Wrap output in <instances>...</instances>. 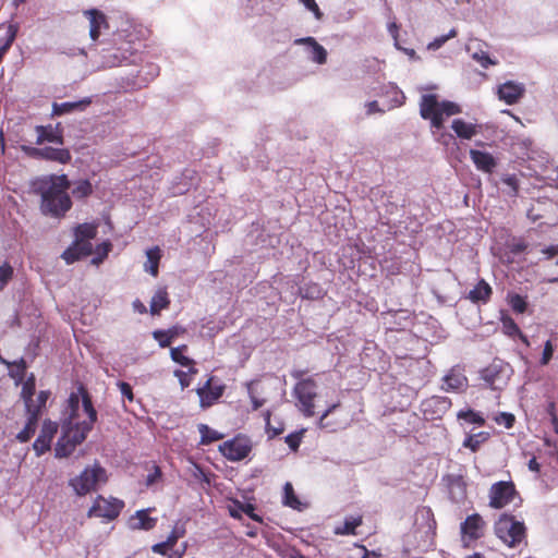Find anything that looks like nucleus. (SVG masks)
Returning a JSON list of instances; mask_svg holds the SVG:
<instances>
[{
  "instance_id": "nucleus-11",
  "label": "nucleus",
  "mask_w": 558,
  "mask_h": 558,
  "mask_svg": "<svg viewBox=\"0 0 558 558\" xmlns=\"http://www.w3.org/2000/svg\"><path fill=\"white\" fill-rule=\"evenodd\" d=\"M28 156L35 159L58 162L60 165H68L71 162L72 155L66 148H54L51 146L45 147H29L25 148Z\"/></svg>"
},
{
  "instance_id": "nucleus-53",
  "label": "nucleus",
  "mask_w": 558,
  "mask_h": 558,
  "mask_svg": "<svg viewBox=\"0 0 558 558\" xmlns=\"http://www.w3.org/2000/svg\"><path fill=\"white\" fill-rule=\"evenodd\" d=\"M553 354H554V347L551 344V341L547 340L544 345L541 364L547 365L549 363V361L551 360Z\"/></svg>"
},
{
  "instance_id": "nucleus-36",
  "label": "nucleus",
  "mask_w": 558,
  "mask_h": 558,
  "mask_svg": "<svg viewBox=\"0 0 558 558\" xmlns=\"http://www.w3.org/2000/svg\"><path fill=\"white\" fill-rule=\"evenodd\" d=\"M94 192L93 184L89 180H78L74 183L71 191L72 195L76 199H84L90 196Z\"/></svg>"
},
{
  "instance_id": "nucleus-4",
  "label": "nucleus",
  "mask_w": 558,
  "mask_h": 558,
  "mask_svg": "<svg viewBox=\"0 0 558 558\" xmlns=\"http://www.w3.org/2000/svg\"><path fill=\"white\" fill-rule=\"evenodd\" d=\"M461 107L452 101L445 100L438 102L434 94L423 95L420 102V113L425 120H430L432 126L441 129L445 117H451L461 113Z\"/></svg>"
},
{
  "instance_id": "nucleus-39",
  "label": "nucleus",
  "mask_w": 558,
  "mask_h": 558,
  "mask_svg": "<svg viewBox=\"0 0 558 558\" xmlns=\"http://www.w3.org/2000/svg\"><path fill=\"white\" fill-rule=\"evenodd\" d=\"M457 417L459 420H463L469 424H476L478 426H483L485 424V418L472 409L461 410L458 412Z\"/></svg>"
},
{
  "instance_id": "nucleus-47",
  "label": "nucleus",
  "mask_w": 558,
  "mask_h": 558,
  "mask_svg": "<svg viewBox=\"0 0 558 558\" xmlns=\"http://www.w3.org/2000/svg\"><path fill=\"white\" fill-rule=\"evenodd\" d=\"M15 366V371L11 372V376L13 378H15L17 381H22L24 376H25V372H26V362L24 359H20L19 361H15L13 363H10L9 366Z\"/></svg>"
},
{
  "instance_id": "nucleus-9",
  "label": "nucleus",
  "mask_w": 558,
  "mask_h": 558,
  "mask_svg": "<svg viewBox=\"0 0 558 558\" xmlns=\"http://www.w3.org/2000/svg\"><path fill=\"white\" fill-rule=\"evenodd\" d=\"M105 469L96 465L92 469H85L78 476L70 480V485L78 496H84L95 489L99 481H105Z\"/></svg>"
},
{
  "instance_id": "nucleus-57",
  "label": "nucleus",
  "mask_w": 558,
  "mask_h": 558,
  "mask_svg": "<svg viewBox=\"0 0 558 558\" xmlns=\"http://www.w3.org/2000/svg\"><path fill=\"white\" fill-rule=\"evenodd\" d=\"M502 182L508 185L509 187H511V190L517 193L518 192V189H519V183H518V179L514 174L512 175H507L502 179Z\"/></svg>"
},
{
  "instance_id": "nucleus-37",
  "label": "nucleus",
  "mask_w": 558,
  "mask_h": 558,
  "mask_svg": "<svg viewBox=\"0 0 558 558\" xmlns=\"http://www.w3.org/2000/svg\"><path fill=\"white\" fill-rule=\"evenodd\" d=\"M363 522L362 515L345 518L343 525L337 527L335 533L338 535H355V529Z\"/></svg>"
},
{
  "instance_id": "nucleus-55",
  "label": "nucleus",
  "mask_w": 558,
  "mask_h": 558,
  "mask_svg": "<svg viewBox=\"0 0 558 558\" xmlns=\"http://www.w3.org/2000/svg\"><path fill=\"white\" fill-rule=\"evenodd\" d=\"M286 442L292 450H298L301 444V434L292 433L286 437Z\"/></svg>"
},
{
  "instance_id": "nucleus-34",
  "label": "nucleus",
  "mask_w": 558,
  "mask_h": 558,
  "mask_svg": "<svg viewBox=\"0 0 558 558\" xmlns=\"http://www.w3.org/2000/svg\"><path fill=\"white\" fill-rule=\"evenodd\" d=\"M197 429L201 434L199 445L202 446L210 445L223 438V435L221 433L210 428L206 424H198Z\"/></svg>"
},
{
  "instance_id": "nucleus-25",
  "label": "nucleus",
  "mask_w": 558,
  "mask_h": 558,
  "mask_svg": "<svg viewBox=\"0 0 558 558\" xmlns=\"http://www.w3.org/2000/svg\"><path fill=\"white\" fill-rule=\"evenodd\" d=\"M170 305V298L166 287L157 289L151 298L149 312L151 315H159L162 310H167Z\"/></svg>"
},
{
  "instance_id": "nucleus-5",
  "label": "nucleus",
  "mask_w": 558,
  "mask_h": 558,
  "mask_svg": "<svg viewBox=\"0 0 558 558\" xmlns=\"http://www.w3.org/2000/svg\"><path fill=\"white\" fill-rule=\"evenodd\" d=\"M495 535L508 547L514 548L526 539V526L514 515L502 513L494 524Z\"/></svg>"
},
{
  "instance_id": "nucleus-7",
  "label": "nucleus",
  "mask_w": 558,
  "mask_h": 558,
  "mask_svg": "<svg viewBox=\"0 0 558 558\" xmlns=\"http://www.w3.org/2000/svg\"><path fill=\"white\" fill-rule=\"evenodd\" d=\"M511 373L512 369L508 363L494 360L481 372V377L492 389L501 390L508 384Z\"/></svg>"
},
{
  "instance_id": "nucleus-31",
  "label": "nucleus",
  "mask_w": 558,
  "mask_h": 558,
  "mask_svg": "<svg viewBox=\"0 0 558 558\" xmlns=\"http://www.w3.org/2000/svg\"><path fill=\"white\" fill-rule=\"evenodd\" d=\"M39 417L36 414H27V421L24 428L16 435L20 442H27L37 429Z\"/></svg>"
},
{
  "instance_id": "nucleus-60",
  "label": "nucleus",
  "mask_w": 558,
  "mask_h": 558,
  "mask_svg": "<svg viewBox=\"0 0 558 558\" xmlns=\"http://www.w3.org/2000/svg\"><path fill=\"white\" fill-rule=\"evenodd\" d=\"M181 536L182 534H179L177 530H173L165 542L172 548Z\"/></svg>"
},
{
  "instance_id": "nucleus-33",
  "label": "nucleus",
  "mask_w": 558,
  "mask_h": 558,
  "mask_svg": "<svg viewBox=\"0 0 558 558\" xmlns=\"http://www.w3.org/2000/svg\"><path fill=\"white\" fill-rule=\"evenodd\" d=\"M90 102L92 101L89 98H85V99H82L80 101H74V102L53 104V113L61 116V114L72 112L73 110H76V109L83 110L88 105H90Z\"/></svg>"
},
{
  "instance_id": "nucleus-22",
  "label": "nucleus",
  "mask_w": 558,
  "mask_h": 558,
  "mask_svg": "<svg viewBox=\"0 0 558 558\" xmlns=\"http://www.w3.org/2000/svg\"><path fill=\"white\" fill-rule=\"evenodd\" d=\"M85 14L89 19V36L96 41L100 36L101 28L108 27L106 15L97 9L88 10Z\"/></svg>"
},
{
  "instance_id": "nucleus-6",
  "label": "nucleus",
  "mask_w": 558,
  "mask_h": 558,
  "mask_svg": "<svg viewBox=\"0 0 558 558\" xmlns=\"http://www.w3.org/2000/svg\"><path fill=\"white\" fill-rule=\"evenodd\" d=\"M125 504L123 500L114 497L105 498L101 495H98L89 510L87 511L88 518H102L107 521L116 520L121 511L123 510Z\"/></svg>"
},
{
  "instance_id": "nucleus-32",
  "label": "nucleus",
  "mask_w": 558,
  "mask_h": 558,
  "mask_svg": "<svg viewBox=\"0 0 558 558\" xmlns=\"http://www.w3.org/2000/svg\"><path fill=\"white\" fill-rule=\"evenodd\" d=\"M340 407V402L330 404L325 412L320 415L317 425L320 429H326L330 433L337 432L340 428L339 424H336L328 420V416L333 413Z\"/></svg>"
},
{
  "instance_id": "nucleus-56",
  "label": "nucleus",
  "mask_w": 558,
  "mask_h": 558,
  "mask_svg": "<svg viewBox=\"0 0 558 558\" xmlns=\"http://www.w3.org/2000/svg\"><path fill=\"white\" fill-rule=\"evenodd\" d=\"M504 327L507 330V333L509 336L521 333V330L519 326L515 324V322L512 318H508L504 320Z\"/></svg>"
},
{
  "instance_id": "nucleus-10",
  "label": "nucleus",
  "mask_w": 558,
  "mask_h": 558,
  "mask_svg": "<svg viewBox=\"0 0 558 558\" xmlns=\"http://www.w3.org/2000/svg\"><path fill=\"white\" fill-rule=\"evenodd\" d=\"M220 453L229 461L236 462L245 459L252 451L251 441L243 436H235L219 445Z\"/></svg>"
},
{
  "instance_id": "nucleus-35",
  "label": "nucleus",
  "mask_w": 558,
  "mask_h": 558,
  "mask_svg": "<svg viewBox=\"0 0 558 558\" xmlns=\"http://www.w3.org/2000/svg\"><path fill=\"white\" fill-rule=\"evenodd\" d=\"M97 235V226L93 223H81L74 228V238L81 241H88L95 239Z\"/></svg>"
},
{
  "instance_id": "nucleus-19",
  "label": "nucleus",
  "mask_w": 558,
  "mask_h": 558,
  "mask_svg": "<svg viewBox=\"0 0 558 558\" xmlns=\"http://www.w3.org/2000/svg\"><path fill=\"white\" fill-rule=\"evenodd\" d=\"M447 486L452 500L461 501L466 497V482L461 474L446 476Z\"/></svg>"
},
{
  "instance_id": "nucleus-62",
  "label": "nucleus",
  "mask_w": 558,
  "mask_h": 558,
  "mask_svg": "<svg viewBox=\"0 0 558 558\" xmlns=\"http://www.w3.org/2000/svg\"><path fill=\"white\" fill-rule=\"evenodd\" d=\"M381 111L378 107V102L377 101H371L367 104V113L368 114H372V113H375V112H379Z\"/></svg>"
},
{
  "instance_id": "nucleus-20",
  "label": "nucleus",
  "mask_w": 558,
  "mask_h": 558,
  "mask_svg": "<svg viewBox=\"0 0 558 558\" xmlns=\"http://www.w3.org/2000/svg\"><path fill=\"white\" fill-rule=\"evenodd\" d=\"M155 510L154 508L137 510L134 515L129 520V525L132 530H153L157 524V518L148 515L149 511Z\"/></svg>"
},
{
  "instance_id": "nucleus-3",
  "label": "nucleus",
  "mask_w": 558,
  "mask_h": 558,
  "mask_svg": "<svg viewBox=\"0 0 558 558\" xmlns=\"http://www.w3.org/2000/svg\"><path fill=\"white\" fill-rule=\"evenodd\" d=\"M307 369H293L290 375L296 380L293 388V396L296 407L305 417L315 415V399L317 397V383L313 377L305 378Z\"/></svg>"
},
{
  "instance_id": "nucleus-46",
  "label": "nucleus",
  "mask_w": 558,
  "mask_h": 558,
  "mask_svg": "<svg viewBox=\"0 0 558 558\" xmlns=\"http://www.w3.org/2000/svg\"><path fill=\"white\" fill-rule=\"evenodd\" d=\"M527 243L521 238H513L507 243V250L512 255H519L527 250Z\"/></svg>"
},
{
  "instance_id": "nucleus-2",
  "label": "nucleus",
  "mask_w": 558,
  "mask_h": 558,
  "mask_svg": "<svg viewBox=\"0 0 558 558\" xmlns=\"http://www.w3.org/2000/svg\"><path fill=\"white\" fill-rule=\"evenodd\" d=\"M32 190L40 196V211L52 218H63L72 208L68 193L71 182L66 174H46L36 177L31 182Z\"/></svg>"
},
{
  "instance_id": "nucleus-38",
  "label": "nucleus",
  "mask_w": 558,
  "mask_h": 558,
  "mask_svg": "<svg viewBox=\"0 0 558 558\" xmlns=\"http://www.w3.org/2000/svg\"><path fill=\"white\" fill-rule=\"evenodd\" d=\"M488 433L484 432L469 435L463 441V447L469 448L472 452H476L478 451L481 445L488 439Z\"/></svg>"
},
{
  "instance_id": "nucleus-1",
  "label": "nucleus",
  "mask_w": 558,
  "mask_h": 558,
  "mask_svg": "<svg viewBox=\"0 0 558 558\" xmlns=\"http://www.w3.org/2000/svg\"><path fill=\"white\" fill-rule=\"evenodd\" d=\"M69 415L62 423V435L54 452L57 458L69 457L87 437L97 421V412L85 387L72 392L68 399Z\"/></svg>"
},
{
  "instance_id": "nucleus-48",
  "label": "nucleus",
  "mask_w": 558,
  "mask_h": 558,
  "mask_svg": "<svg viewBox=\"0 0 558 558\" xmlns=\"http://www.w3.org/2000/svg\"><path fill=\"white\" fill-rule=\"evenodd\" d=\"M494 420L498 425H504L508 429L512 428L515 423L514 415L508 412H500Z\"/></svg>"
},
{
  "instance_id": "nucleus-43",
  "label": "nucleus",
  "mask_w": 558,
  "mask_h": 558,
  "mask_svg": "<svg viewBox=\"0 0 558 558\" xmlns=\"http://www.w3.org/2000/svg\"><path fill=\"white\" fill-rule=\"evenodd\" d=\"M508 303L513 312L518 314H522L527 308V303L525 301V298L521 296L517 293L508 294Z\"/></svg>"
},
{
  "instance_id": "nucleus-49",
  "label": "nucleus",
  "mask_w": 558,
  "mask_h": 558,
  "mask_svg": "<svg viewBox=\"0 0 558 558\" xmlns=\"http://www.w3.org/2000/svg\"><path fill=\"white\" fill-rule=\"evenodd\" d=\"M13 276V268L10 264L5 263L0 266V290H2Z\"/></svg>"
},
{
  "instance_id": "nucleus-59",
  "label": "nucleus",
  "mask_w": 558,
  "mask_h": 558,
  "mask_svg": "<svg viewBox=\"0 0 558 558\" xmlns=\"http://www.w3.org/2000/svg\"><path fill=\"white\" fill-rule=\"evenodd\" d=\"M174 375L179 378V381L182 386V388H185L190 385V378H189V374L183 372V371H180V369H177L174 372Z\"/></svg>"
},
{
  "instance_id": "nucleus-42",
  "label": "nucleus",
  "mask_w": 558,
  "mask_h": 558,
  "mask_svg": "<svg viewBox=\"0 0 558 558\" xmlns=\"http://www.w3.org/2000/svg\"><path fill=\"white\" fill-rule=\"evenodd\" d=\"M16 27L13 26V25H10L9 28H8V34L7 36L1 39V45H0V62L3 60L5 53L9 51V49L11 48L12 44L14 43L15 40V37H16Z\"/></svg>"
},
{
  "instance_id": "nucleus-63",
  "label": "nucleus",
  "mask_w": 558,
  "mask_h": 558,
  "mask_svg": "<svg viewBox=\"0 0 558 558\" xmlns=\"http://www.w3.org/2000/svg\"><path fill=\"white\" fill-rule=\"evenodd\" d=\"M251 400H252V404H253V409L254 410H257V409L262 408L264 405V403H265V400L258 399V398H256L254 396H251Z\"/></svg>"
},
{
  "instance_id": "nucleus-29",
  "label": "nucleus",
  "mask_w": 558,
  "mask_h": 558,
  "mask_svg": "<svg viewBox=\"0 0 558 558\" xmlns=\"http://www.w3.org/2000/svg\"><path fill=\"white\" fill-rule=\"evenodd\" d=\"M147 260L144 264L145 271L149 272L153 277L159 274V263L161 259V250L159 246H154L146 251Z\"/></svg>"
},
{
  "instance_id": "nucleus-13",
  "label": "nucleus",
  "mask_w": 558,
  "mask_h": 558,
  "mask_svg": "<svg viewBox=\"0 0 558 558\" xmlns=\"http://www.w3.org/2000/svg\"><path fill=\"white\" fill-rule=\"evenodd\" d=\"M450 407L451 400L448 397L433 396L422 402L421 411L426 420H437L441 418Z\"/></svg>"
},
{
  "instance_id": "nucleus-45",
  "label": "nucleus",
  "mask_w": 558,
  "mask_h": 558,
  "mask_svg": "<svg viewBox=\"0 0 558 558\" xmlns=\"http://www.w3.org/2000/svg\"><path fill=\"white\" fill-rule=\"evenodd\" d=\"M458 35L456 28H451L448 34L436 37L433 41L427 45L428 50H438L441 48L449 39L454 38Z\"/></svg>"
},
{
  "instance_id": "nucleus-24",
  "label": "nucleus",
  "mask_w": 558,
  "mask_h": 558,
  "mask_svg": "<svg viewBox=\"0 0 558 558\" xmlns=\"http://www.w3.org/2000/svg\"><path fill=\"white\" fill-rule=\"evenodd\" d=\"M37 141L36 144L40 145L44 142L63 144L62 131L53 129L51 125H38L36 126Z\"/></svg>"
},
{
  "instance_id": "nucleus-58",
  "label": "nucleus",
  "mask_w": 558,
  "mask_h": 558,
  "mask_svg": "<svg viewBox=\"0 0 558 558\" xmlns=\"http://www.w3.org/2000/svg\"><path fill=\"white\" fill-rule=\"evenodd\" d=\"M169 549H171V547L166 542L155 544L151 547V550L159 555H166Z\"/></svg>"
},
{
  "instance_id": "nucleus-41",
  "label": "nucleus",
  "mask_w": 558,
  "mask_h": 558,
  "mask_svg": "<svg viewBox=\"0 0 558 558\" xmlns=\"http://www.w3.org/2000/svg\"><path fill=\"white\" fill-rule=\"evenodd\" d=\"M283 504L292 509H300L301 502L298 496L294 493L293 486L291 483H286L283 487Z\"/></svg>"
},
{
  "instance_id": "nucleus-51",
  "label": "nucleus",
  "mask_w": 558,
  "mask_h": 558,
  "mask_svg": "<svg viewBox=\"0 0 558 558\" xmlns=\"http://www.w3.org/2000/svg\"><path fill=\"white\" fill-rule=\"evenodd\" d=\"M162 477L161 469L154 464L151 472L146 476V486H153L157 482H159Z\"/></svg>"
},
{
  "instance_id": "nucleus-12",
  "label": "nucleus",
  "mask_w": 558,
  "mask_h": 558,
  "mask_svg": "<svg viewBox=\"0 0 558 558\" xmlns=\"http://www.w3.org/2000/svg\"><path fill=\"white\" fill-rule=\"evenodd\" d=\"M485 525V521L478 513L468 515L460 525L463 546L469 547L470 542L480 539L484 534Z\"/></svg>"
},
{
  "instance_id": "nucleus-27",
  "label": "nucleus",
  "mask_w": 558,
  "mask_h": 558,
  "mask_svg": "<svg viewBox=\"0 0 558 558\" xmlns=\"http://www.w3.org/2000/svg\"><path fill=\"white\" fill-rule=\"evenodd\" d=\"M49 396L50 391L41 390L38 392L36 399H34V397H31V401L26 400L24 402L26 414H36V416L40 417L43 409L46 408V403Z\"/></svg>"
},
{
  "instance_id": "nucleus-23",
  "label": "nucleus",
  "mask_w": 558,
  "mask_h": 558,
  "mask_svg": "<svg viewBox=\"0 0 558 558\" xmlns=\"http://www.w3.org/2000/svg\"><path fill=\"white\" fill-rule=\"evenodd\" d=\"M451 129L456 135L461 140H471L480 133L481 126L474 123H469L463 119H454L451 123Z\"/></svg>"
},
{
  "instance_id": "nucleus-21",
  "label": "nucleus",
  "mask_w": 558,
  "mask_h": 558,
  "mask_svg": "<svg viewBox=\"0 0 558 558\" xmlns=\"http://www.w3.org/2000/svg\"><path fill=\"white\" fill-rule=\"evenodd\" d=\"M470 157L476 169L485 173H492L497 166L494 156L487 151L471 149Z\"/></svg>"
},
{
  "instance_id": "nucleus-18",
  "label": "nucleus",
  "mask_w": 558,
  "mask_h": 558,
  "mask_svg": "<svg viewBox=\"0 0 558 558\" xmlns=\"http://www.w3.org/2000/svg\"><path fill=\"white\" fill-rule=\"evenodd\" d=\"M468 378L458 367H452L442 378L441 389L445 391L459 392L466 388Z\"/></svg>"
},
{
  "instance_id": "nucleus-52",
  "label": "nucleus",
  "mask_w": 558,
  "mask_h": 558,
  "mask_svg": "<svg viewBox=\"0 0 558 558\" xmlns=\"http://www.w3.org/2000/svg\"><path fill=\"white\" fill-rule=\"evenodd\" d=\"M307 10L314 13L317 20L323 17V12L320 11L318 4L315 0H299Z\"/></svg>"
},
{
  "instance_id": "nucleus-44",
  "label": "nucleus",
  "mask_w": 558,
  "mask_h": 558,
  "mask_svg": "<svg viewBox=\"0 0 558 558\" xmlns=\"http://www.w3.org/2000/svg\"><path fill=\"white\" fill-rule=\"evenodd\" d=\"M36 379L34 374H31L22 385L21 398L25 402L31 401V397L35 396Z\"/></svg>"
},
{
  "instance_id": "nucleus-50",
  "label": "nucleus",
  "mask_w": 558,
  "mask_h": 558,
  "mask_svg": "<svg viewBox=\"0 0 558 558\" xmlns=\"http://www.w3.org/2000/svg\"><path fill=\"white\" fill-rule=\"evenodd\" d=\"M473 59L476 60L485 69H487L489 65L496 64V61L492 60L488 53L485 51L474 52Z\"/></svg>"
},
{
  "instance_id": "nucleus-26",
  "label": "nucleus",
  "mask_w": 558,
  "mask_h": 558,
  "mask_svg": "<svg viewBox=\"0 0 558 558\" xmlns=\"http://www.w3.org/2000/svg\"><path fill=\"white\" fill-rule=\"evenodd\" d=\"M492 294H493V289L489 286V283L486 280L481 279L475 284V287L469 292L468 298L473 303H480V302L487 303L490 300Z\"/></svg>"
},
{
  "instance_id": "nucleus-16",
  "label": "nucleus",
  "mask_w": 558,
  "mask_h": 558,
  "mask_svg": "<svg viewBox=\"0 0 558 558\" xmlns=\"http://www.w3.org/2000/svg\"><path fill=\"white\" fill-rule=\"evenodd\" d=\"M525 87L521 83L508 81L498 87L497 95L507 105H514L524 96Z\"/></svg>"
},
{
  "instance_id": "nucleus-54",
  "label": "nucleus",
  "mask_w": 558,
  "mask_h": 558,
  "mask_svg": "<svg viewBox=\"0 0 558 558\" xmlns=\"http://www.w3.org/2000/svg\"><path fill=\"white\" fill-rule=\"evenodd\" d=\"M118 386H119L121 395L124 398H126L130 402H132L134 399L132 386L125 381H119Z\"/></svg>"
},
{
  "instance_id": "nucleus-61",
  "label": "nucleus",
  "mask_w": 558,
  "mask_h": 558,
  "mask_svg": "<svg viewBox=\"0 0 558 558\" xmlns=\"http://www.w3.org/2000/svg\"><path fill=\"white\" fill-rule=\"evenodd\" d=\"M132 306H133V310L140 314H146L147 313V307L145 306V304L136 299L135 301H133L132 303Z\"/></svg>"
},
{
  "instance_id": "nucleus-28",
  "label": "nucleus",
  "mask_w": 558,
  "mask_h": 558,
  "mask_svg": "<svg viewBox=\"0 0 558 558\" xmlns=\"http://www.w3.org/2000/svg\"><path fill=\"white\" fill-rule=\"evenodd\" d=\"M295 44H302L307 45L312 48V57L311 59L318 63V64H325L327 62V50L317 43V40L314 37H305L295 40Z\"/></svg>"
},
{
  "instance_id": "nucleus-40",
  "label": "nucleus",
  "mask_w": 558,
  "mask_h": 558,
  "mask_svg": "<svg viewBox=\"0 0 558 558\" xmlns=\"http://www.w3.org/2000/svg\"><path fill=\"white\" fill-rule=\"evenodd\" d=\"M177 335H178L177 331L173 329H169V330L159 329V330H155L153 332L154 339L158 341V343L161 348L170 347L172 340L175 338Z\"/></svg>"
},
{
  "instance_id": "nucleus-17",
  "label": "nucleus",
  "mask_w": 558,
  "mask_h": 558,
  "mask_svg": "<svg viewBox=\"0 0 558 558\" xmlns=\"http://www.w3.org/2000/svg\"><path fill=\"white\" fill-rule=\"evenodd\" d=\"M92 252L93 245L90 242L74 239V242L62 253V258L66 264H73L83 257L89 256Z\"/></svg>"
},
{
  "instance_id": "nucleus-8",
  "label": "nucleus",
  "mask_w": 558,
  "mask_h": 558,
  "mask_svg": "<svg viewBox=\"0 0 558 558\" xmlns=\"http://www.w3.org/2000/svg\"><path fill=\"white\" fill-rule=\"evenodd\" d=\"M488 497L490 508L502 509L519 498V493L512 481H500L490 486Z\"/></svg>"
},
{
  "instance_id": "nucleus-30",
  "label": "nucleus",
  "mask_w": 558,
  "mask_h": 558,
  "mask_svg": "<svg viewBox=\"0 0 558 558\" xmlns=\"http://www.w3.org/2000/svg\"><path fill=\"white\" fill-rule=\"evenodd\" d=\"M187 349L186 344H182L177 348L171 349V359L184 367H190L189 373L190 374H196L197 369L194 367V361L183 354V352Z\"/></svg>"
},
{
  "instance_id": "nucleus-15",
  "label": "nucleus",
  "mask_w": 558,
  "mask_h": 558,
  "mask_svg": "<svg viewBox=\"0 0 558 558\" xmlns=\"http://www.w3.org/2000/svg\"><path fill=\"white\" fill-rule=\"evenodd\" d=\"M214 377H209L203 387L196 389L199 397V405L207 409L215 404L225 392V385H213Z\"/></svg>"
},
{
  "instance_id": "nucleus-64",
  "label": "nucleus",
  "mask_w": 558,
  "mask_h": 558,
  "mask_svg": "<svg viewBox=\"0 0 558 558\" xmlns=\"http://www.w3.org/2000/svg\"><path fill=\"white\" fill-rule=\"evenodd\" d=\"M529 469L533 472H538L539 471V463L537 462L536 458H532L530 461H529Z\"/></svg>"
},
{
  "instance_id": "nucleus-14",
  "label": "nucleus",
  "mask_w": 558,
  "mask_h": 558,
  "mask_svg": "<svg viewBox=\"0 0 558 558\" xmlns=\"http://www.w3.org/2000/svg\"><path fill=\"white\" fill-rule=\"evenodd\" d=\"M58 432V424L51 420H45L40 433L33 444L36 456L40 457L50 450L51 441Z\"/></svg>"
}]
</instances>
